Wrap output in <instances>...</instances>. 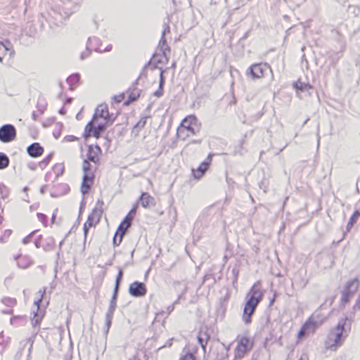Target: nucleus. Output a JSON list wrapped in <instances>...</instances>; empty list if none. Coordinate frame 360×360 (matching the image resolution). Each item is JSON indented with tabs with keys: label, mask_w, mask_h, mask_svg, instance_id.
Segmentation results:
<instances>
[{
	"label": "nucleus",
	"mask_w": 360,
	"mask_h": 360,
	"mask_svg": "<svg viewBox=\"0 0 360 360\" xmlns=\"http://www.w3.org/2000/svg\"><path fill=\"white\" fill-rule=\"evenodd\" d=\"M236 347L234 349V359L240 360L250 352L255 344L253 337L249 333L246 332L243 334L238 335L236 338Z\"/></svg>",
	"instance_id": "obj_5"
},
{
	"label": "nucleus",
	"mask_w": 360,
	"mask_h": 360,
	"mask_svg": "<svg viewBox=\"0 0 360 360\" xmlns=\"http://www.w3.org/2000/svg\"><path fill=\"white\" fill-rule=\"evenodd\" d=\"M359 287V280L357 278H354L348 281L344 288L343 292H351V294L354 295V292L357 290Z\"/></svg>",
	"instance_id": "obj_25"
},
{
	"label": "nucleus",
	"mask_w": 360,
	"mask_h": 360,
	"mask_svg": "<svg viewBox=\"0 0 360 360\" xmlns=\"http://www.w3.org/2000/svg\"><path fill=\"white\" fill-rule=\"evenodd\" d=\"M125 93H120L118 94L114 95L111 98L112 104L114 103H120L124 101L125 98Z\"/></svg>",
	"instance_id": "obj_37"
},
{
	"label": "nucleus",
	"mask_w": 360,
	"mask_h": 360,
	"mask_svg": "<svg viewBox=\"0 0 360 360\" xmlns=\"http://www.w3.org/2000/svg\"><path fill=\"white\" fill-rule=\"evenodd\" d=\"M104 212L105 202L104 200L101 198L96 200L94 208L89 214L101 221Z\"/></svg>",
	"instance_id": "obj_21"
},
{
	"label": "nucleus",
	"mask_w": 360,
	"mask_h": 360,
	"mask_svg": "<svg viewBox=\"0 0 360 360\" xmlns=\"http://www.w3.org/2000/svg\"><path fill=\"white\" fill-rule=\"evenodd\" d=\"M293 86L297 90L300 91L309 90L311 89V86L310 85L304 84L301 82L300 80H297L296 82H295Z\"/></svg>",
	"instance_id": "obj_36"
},
{
	"label": "nucleus",
	"mask_w": 360,
	"mask_h": 360,
	"mask_svg": "<svg viewBox=\"0 0 360 360\" xmlns=\"http://www.w3.org/2000/svg\"><path fill=\"white\" fill-rule=\"evenodd\" d=\"M122 275H123V273H122V269H120L119 270V273H118V275L117 276V278H116V283H115V290H117L118 287H119V284H120V281L122 280Z\"/></svg>",
	"instance_id": "obj_46"
},
{
	"label": "nucleus",
	"mask_w": 360,
	"mask_h": 360,
	"mask_svg": "<svg viewBox=\"0 0 360 360\" xmlns=\"http://www.w3.org/2000/svg\"><path fill=\"white\" fill-rule=\"evenodd\" d=\"M352 296H353V295L351 294V292H346L342 291L341 302L343 304L347 303Z\"/></svg>",
	"instance_id": "obj_42"
},
{
	"label": "nucleus",
	"mask_w": 360,
	"mask_h": 360,
	"mask_svg": "<svg viewBox=\"0 0 360 360\" xmlns=\"http://www.w3.org/2000/svg\"><path fill=\"white\" fill-rule=\"evenodd\" d=\"M201 124L198 118L190 115L186 116L176 129V138L179 141H186L200 132Z\"/></svg>",
	"instance_id": "obj_3"
},
{
	"label": "nucleus",
	"mask_w": 360,
	"mask_h": 360,
	"mask_svg": "<svg viewBox=\"0 0 360 360\" xmlns=\"http://www.w3.org/2000/svg\"><path fill=\"white\" fill-rule=\"evenodd\" d=\"M27 323V316L25 315L13 316L10 319V323L14 328L24 327Z\"/></svg>",
	"instance_id": "obj_23"
},
{
	"label": "nucleus",
	"mask_w": 360,
	"mask_h": 360,
	"mask_svg": "<svg viewBox=\"0 0 360 360\" xmlns=\"http://www.w3.org/2000/svg\"><path fill=\"white\" fill-rule=\"evenodd\" d=\"M34 245L37 248H42L44 250H49L54 248L56 241L52 236H44L39 234L34 238Z\"/></svg>",
	"instance_id": "obj_11"
},
{
	"label": "nucleus",
	"mask_w": 360,
	"mask_h": 360,
	"mask_svg": "<svg viewBox=\"0 0 360 360\" xmlns=\"http://www.w3.org/2000/svg\"><path fill=\"white\" fill-rule=\"evenodd\" d=\"M170 52L171 49L169 46H167V49H165L163 44H159L158 50L153 54L149 61L150 68H163L168 63V56Z\"/></svg>",
	"instance_id": "obj_8"
},
{
	"label": "nucleus",
	"mask_w": 360,
	"mask_h": 360,
	"mask_svg": "<svg viewBox=\"0 0 360 360\" xmlns=\"http://www.w3.org/2000/svg\"><path fill=\"white\" fill-rule=\"evenodd\" d=\"M345 323L346 321L342 320L330 330L324 342L326 349L336 351L343 344L347 336L345 328Z\"/></svg>",
	"instance_id": "obj_4"
},
{
	"label": "nucleus",
	"mask_w": 360,
	"mask_h": 360,
	"mask_svg": "<svg viewBox=\"0 0 360 360\" xmlns=\"http://www.w3.org/2000/svg\"><path fill=\"white\" fill-rule=\"evenodd\" d=\"M12 233H13V231H12L11 229H6V230H4V231L3 232L2 236L1 237V240L2 241L7 240L11 237V236L12 235Z\"/></svg>",
	"instance_id": "obj_45"
},
{
	"label": "nucleus",
	"mask_w": 360,
	"mask_h": 360,
	"mask_svg": "<svg viewBox=\"0 0 360 360\" xmlns=\"http://www.w3.org/2000/svg\"><path fill=\"white\" fill-rule=\"evenodd\" d=\"M79 75L78 74H73L67 78V82L70 86L71 89H73L75 86L79 83Z\"/></svg>",
	"instance_id": "obj_28"
},
{
	"label": "nucleus",
	"mask_w": 360,
	"mask_h": 360,
	"mask_svg": "<svg viewBox=\"0 0 360 360\" xmlns=\"http://www.w3.org/2000/svg\"><path fill=\"white\" fill-rule=\"evenodd\" d=\"M179 360H196V358L193 354L187 352L181 355Z\"/></svg>",
	"instance_id": "obj_44"
},
{
	"label": "nucleus",
	"mask_w": 360,
	"mask_h": 360,
	"mask_svg": "<svg viewBox=\"0 0 360 360\" xmlns=\"http://www.w3.org/2000/svg\"><path fill=\"white\" fill-rule=\"evenodd\" d=\"M55 218H56V215H55V214H53V215L52 216V219H51V222H52V224L53 223Z\"/></svg>",
	"instance_id": "obj_50"
},
{
	"label": "nucleus",
	"mask_w": 360,
	"mask_h": 360,
	"mask_svg": "<svg viewBox=\"0 0 360 360\" xmlns=\"http://www.w3.org/2000/svg\"><path fill=\"white\" fill-rule=\"evenodd\" d=\"M93 118L98 121H99V119H103V123L108 126L114 122L115 117L113 114L109 112L108 106L106 103H101L97 106Z\"/></svg>",
	"instance_id": "obj_10"
},
{
	"label": "nucleus",
	"mask_w": 360,
	"mask_h": 360,
	"mask_svg": "<svg viewBox=\"0 0 360 360\" xmlns=\"http://www.w3.org/2000/svg\"><path fill=\"white\" fill-rule=\"evenodd\" d=\"M102 150L101 147L97 144H91L87 147L86 150V159L84 160H89V162H91L96 165H100L101 159L102 157Z\"/></svg>",
	"instance_id": "obj_12"
},
{
	"label": "nucleus",
	"mask_w": 360,
	"mask_h": 360,
	"mask_svg": "<svg viewBox=\"0 0 360 360\" xmlns=\"http://www.w3.org/2000/svg\"><path fill=\"white\" fill-rule=\"evenodd\" d=\"M110 322H111L110 319H108V326L110 325Z\"/></svg>",
	"instance_id": "obj_51"
},
{
	"label": "nucleus",
	"mask_w": 360,
	"mask_h": 360,
	"mask_svg": "<svg viewBox=\"0 0 360 360\" xmlns=\"http://www.w3.org/2000/svg\"><path fill=\"white\" fill-rule=\"evenodd\" d=\"M125 94H127V99L124 101V105L129 106L134 102L138 101L141 96V90L137 86H132L127 89Z\"/></svg>",
	"instance_id": "obj_17"
},
{
	"label": "nucleus",
	"mask_w": 360,
	"mask_h": 360,
	"mask_svg": "<svg viewBox=\"0 0 360 360\" xmlns=\"http://www.w3.org/2000/svg\"><path fill=\"white\" fill-rule=\"evenodd\" d=\"M167 33H170V28H169V25H166L165 27H164L161 38L159 41V44H163V48H165V49H167V46H168V44L167 43L166 38H165V34Z\"/></svg>",
	"instance_id": "obj_31"
},
{
	"label": "nucleus",
	"mask_w": 360,
	"mask_h": 360,
	"mask_svg": "<svg viewBox=\"0 0 360 360\" xmlns=\"http://www.w3.org/2000/svg\"><path fill=\"white\" fill-rule=\"evenodd\" d=\"M38 232V230H34L32 231L30 234H28L27 236L23 238L22 240V243L23 245H27L31 243H34V238L37 237V233Z\"/></svg>",
	"instance_id": "obj_32"
},
{
	"label": "nucleus",
	"mask_w": 360,
	"mask_h": 360,
	"mask_svg": "<svg viewBox=\"0 0 360 360\" xmlns=\"http://www.w3.org/2000/svg\"><path fill=\"white\" fill-rule=\"evenodd\" d=\"M87 48L91 51L98 52H108L112 49V44L104 46L101 40L96 37L89 38L87 42Z\"/></svg>",
	"instance_id": "obj_15"
},
{
	"label": "nucleus",
	"mask_w": 360,
	"mask_h": 360,
	"mask_svg": "<svg viewBox=\"0 0 360 360\" xmlns=\"http://www.w3.org/2000/svg\"><path fill=\"white\" fill-rule=\"evenodd\" d=\"M1 302L6 306L13 308L17 305L18 301L14 297H4L1 300Z\"/></svg>",
	"instance_id": "obj_30"
},
{
	"label": "nucleus",
	"mask_w": 360,
	"mask_h": 360,
	"mask_svg": "<svg viewBox=\"0 0 360 360\" xmlns=\"http://www.w3.org/2000/svg\"><path fill=\"white\" fill-rule=\"evenodd\" d=\"M52 158H53V155L52 154H49L47 156H46L42 160H41L39 162V167L41 169H45L49 165V163L51 162V161L52 160Z\"/></svg>",
	"instance_id": "obj_35"
},
{
	"label": "nucleus",
	"mask_w": 360,
	"mask_h": 360,
	"mask_svg": "<svg viewBox=\"0 0 360 360\" xmlns=\"http://www.w3.org/2000/svg\"><path fill=\"white\" fill-rule=\"evenodd\" d=\"M299 360H307L306 358L301 357Z\"/></svg>",
	"instance_id": "obj_52"
},
{
	"label": "nucleus",
	"mask_w": 360,
	"mask_h": 360,
	"mask_svg": "<svg viewBox=\"0 0 360 360\" xmlns=\"http://www.w3.org/2000/svg\"><path fill=\"white\" fill-rule=\"evenodd\" d=\"M64 170L65 165L63 163H56L53 165L51 170L46 174V177L51 181H54L63 174Z\"/></svg>",
	"instance_id": "obj_18"
},
{
	"label": "nucleus",
	"mask_w": 360,
	"mask_h": 360,
	"mask_svg": "<svg viewBox=\"0 0 360 360\" xmlns=\"http://www.w3.org/2000/svg\"><path fill=\"white\" fill-rule=\"evenodd\" d=\"M14 53L13 47L9 41H0V62L1 63H9Z\"/></svg>",
	"instance_id": "obj_13"
},
{
	"label": "nucleus",
	"mask_w": 360,
	"mask_h": 360,
	"mask_svg": "<svg viewBox=\"0 0 360 360\" xmlns=\"http://www.w3.org/2000/svg\"><path fill=\"white\" fill-rule=\"evenodd\" d=\"M212 162V155H209L207 157V161H204L200 164L196 169H192L191 172L194 179H200L208 170L210 163Z\"/></svg>",
	"instance_id": "obj_16"
},
{
	"label": "nucleus",
	"mask_w": 360,
	"mask_h": 360,
	"mask_svg": "<svg viewBox=\"0 0 360 360\" xmlns=\"http://www.w3.org/2000/svg\"><path fill=\"white\" fill-rule=\"evenodd\" d=\"M46 288L42 287L35 293V297L30 311V322L34 329L40 330L41 324L46 314V307L41 304L45 297Z\"/></svg>",
	"instance_id": "obj_2"
},
{
	"label": "nucleus",
	"mask_w": 360,
	"mask_h": 360,
	"mask_svg": "<svg viewBox=\"0 0 360 360\" xmlns=\"http://www.w3.org/2000/svg\"><path fill=\"white\" fill-rule=\"evenodd\" d=\"M264 297V292L262 289V283L257 281L250 288L246 296L245 303L243 321L245 324H250L252 322V315L255 313L258 304L262 302Z\"/></svg>",
	"instance_id": "obj_1"
},
{
	"label": "nucleus",
	"mask_w": 360,
	"mask_h": 360,
	"mask_svg": "<svg viewBox=\"0 0 360 360\" xmlns=\"http://www.w3.org/2000/svg\"><path fill=\"white\" fill-rule=\"evenodd\" d=\"M58 99L64 105H70L72 103V98L66 96L63 92L58 96Z\"/></svg>",
	"instance_id": "obj_39"
},
{
	"label": "nucleus",
	"mask_w": 360,
	"mask_h": 360,
	"mask_svg": "<svg viewBox=\"0 0 360 360\" xmlns=\"http://www.w3.org/2000/svg\"><path fill=\"white\" fill-rule=\"evenodd\" d=\"M139 200L141 206L144 208H148L155 204L154 198L146 192L141 193Z\"/></svg>",
	"instance_id": "obj_24"
},
{
	"label": "nucleus",
	"mask_w": 360,
	"mask_h": 360,
	"mask_svg": "<svg viewBox=\"0 0 360 360\" xmlns=\"http://www.w3.org/2000/svg\"><path fill=\"white\" fill-rule=\"evenodd\" d=\"M137 208L138 205H134L132 209L128 212V214L118 226L113 237L114 246L117 247L121 244L126 231L131 226L132 221L136 214Z\"/></svg>",
	"instance_id": "obj_6"
},
{
	"label": "nucleus",
	"mask_w": 360,
	"mask_h": 360,
	"mask_svg": "<svg viewBox=\"0 0 360 360\" xmlns=\"http://www.w3.org/2000/svg\"><path fill=\"white\" fill-rule=\"evenodd\" d=\"M146 117H142L134 126V131L139 132L143 129L146 124Z\"/></svg>",
	"instance_id": "obj_38"
},
{
	"label": "nucleus",
	"mask_w": 360,
	"mask_h": 360,
	"mask_svg": "<svg viewBox=\"0 0 360 360\" xmlns=\"http://www.w3.org/2000/svg\"><path fill=\"white\" fill-rule=\"evenodd\" d=\"M307 333V330L302 326L297 335V343H299L302 340V339L304 338V336L306 335Z\"/></svg>",
	"instance_id": "obj_43"
},
{
	"label": "nucleus",
	"mask_w": 360,
	"mask_h": 360,
	"mask_svg": "<svg viewBox=\"0 0 360 360\" xmlns=\"http://www.w3.org/2000/svg\"><path fill=\"white\" fill-rule=\"evenodd\" d=\"M88 55H89V52L86 51L84 53L81 54L80 58H81V59H84L85 57H87Z\"/></svg>",
	"instance_id": "obj_49"
},
{
	"label": "nucleus",
	"mask_w": 360,
	"mask_h": 360,
	"mask_svg": "<svg viewBox=\"0 0 360 360\" xmlns=\"http://www.w3.org/2000/svg\"><path fill=\"white\" fill-rule=\"evenodd\" d=\"M101 221L89 214L86 221L83 225V231H84V240L86 241L87 238V236L89 234V231L91 228H96Z\"/></svg>",
	"instance_id": "obj_20"
},
{
	"label": "nucleus",
	"mask_w": 360,
	"mask_h": 360,
	"mask_svg": "<svg viewBox=\"0 0 360 360\" xmlns=\"http://www.w3.org/2000/svg\"><path fill=\"white\" fill-rule=\"evenodd\" d=\"M129 291L132 296L142 297L146 294L147 288L144 283L135 281L129 285Z\"/></svg>",
	"instance_id": "obj_19"
},
{
	"label": "nucleus",
	"mask_w": 360,
	"mask_h": 360,
	"mask_svg": "<svg viewBox=\"0 0 360 360\" xmlns=\"http://www.w3.org/2000/svg\"><path fill=\"white\" fill-rule=\"evenodd\" d=\"M246 74L252 79L260 78L264 75L263 69H248Z\"/></svg>",
	"instance_id": "obj_27"
},
{
	"label": "nucleus",
	"mask_w": 360,
	"mask_h": 360,
	"mask_svg": "<svg viewBox=\"0 0 360 360\" xmlns=\"http://www.w3.org/2000/svg\"><path fill=\"white\" fill-rule=\"evenodd\" d=\"M359 216H360V212L358 210H356L352 214V215L349 218V220L347 225V231H349L353 227V226L356 223V221H357L358 218L359 217Z\"/></svg>",
	"instance_id": "obj_29"
},
{
	"label": "nucleus",
	"mask_w": 360,
	"mask_h": 360,
	"mask_svg": "<svg viewBox=\"0 0 360 360\" xmlns=\"http://www.w3.org/2000/svg\"><path fill=\"white\" fill-rule=\"evenodd\" d=\"M9 165V159L6 155L0 153V169H5Z\"/></svg>",
	"instance_id": "obj_33"
},
{
	"label": "nucleus",
	"mask_w": 360,
	"mask_h": 360,
	"mask_svg": "<svg viewBox=\"0 0 360 360\" xmlns=\"http://www.w3.org/2000/svg\"><path fill=\"white\" fill-rule=\"evenodd\" d=\"M37 219L43 224L44 227H46L48 226V219L46 214L43 213H37Z\"/></svg>",
	"instance_id": "obj_40"
},
{
	"label": "nucleus",
	"mask_w": 360,
	"mask_h": 360,
	"mask_svg": "<svg viewBox=\"0 0 360 360\" xmlns=\"http://www.w3.org/2000/svg\"><path fill=\"white\" fill-rule=\"evenodd\" d=\"M97 169V165L93 166L89 162V160H84L82 162L83 177L81 185V192L83 194L89 193L90 188L94 184L96 177L95 172Z\"/></svg>",
	"instance_id": "obj_7"
},
{
	"label": "nucleus",
	"mask_w": 360,
	"mask_h": 360,
	"mask_svg": "<svg viewBox=\"0 0 360 360\" xmlns=\"http://www.w3.org/2000/svg\"><path fill=\"white\" fill-rule=\"evenodd\" d=\"M106 127V124H103L102 122H99L92 118V120L89 122L84 127L83 137L85 139L91 136L98 139L101 133L105 129Z\"/></svg>",
	"instance_id": "obj_9"
},
{
	"label": "nucleus",
	"mask_w": 360,
	"mask_h": 360,
	"mask_svg": "<svg viewBox=\"0 0 360 360\" xmlns=\"http://www.w3.org/2000/svg\"><path fill=\"white\" fill-rule=\"evenodd\" d=\"M65 139L68 141H75L78 140V139L74 136H68Z\"/></svg>",
	"instance_id": "obj_48"
},
{
	"label": "nucleus",
	"mask_w": 360,
	"mask_h": 360,
	"mask_svg": "<svg viewBox=\"0 0 360 360\" xmlns=\"http://www.w3.org/2000/svg\"><path fill=\"white\" fill-rule=\"evenodd\" d=\"M352 296H353V295L351 294V292H346L342 291L341 302L343 304L347 303Z\"/></svg>",
	"instance_id": "obj_41"
},
{
	"label": "nucleus",
	"mask_w": 360,
	"mask_h": 360,
	"mask_svg": "<svg viewBox=\"0 0 360 360\" xmlns=\"http://www.w3.org/2000/svg\"><path fill=\"white\" fill-rule=\"evenodd\" d=\"M39 331L33 333L30 337L26 338L25 342L29 345L28 350L30 352H31L34 347V344L35 342V339L37 338V335L38 334Z\"/></svg>",
	"instance_id": "obj_34"
},
{
	"label": "nucleus",
	"mask_w": 360,
	"mask_h": 360,
	"mask_svg": "<svg viewBox=\"0 0 360 360\" xmlns=\"http://www.w3.org/2000/svg\"><path fill=\"white\" fill-rule=\"evenodd\" d=\"M302 326L305 328L307 332H314L318 326V323L315 318L311 316L307 319V320L304 322V323Z\"/></svg>",
	"instance_id": "obj_26"
},
{
	"label": "nucleus",
	"mask_w": 360,
	"mask_h": 360,
	"mask_svg": "<svg viewBox=\"0 0 360 360\" xmlns=\"http://www.w3.org/2000/svg\"><path fill=\"white\" fill-rule=\"evenodd\" d=\"M16 129L12 124H5L0 128V141L3 143L11 142L15 139Z\"/></svg>",
	"instance_id": "obj_14"
},
{
	"label": "nucleus",
	"mask_w": 360,
	"mask_h": 360,
	"mask_svg": "<svg viewBox=\"0 0 360 360\" xmlns=\"http://www.w3.org/2000/svg\"><path fill=\"white\" fill-rule=\"evenodd\" d=\"M198 343L201 345V347H202V349L205 350V347H206V344L207 342L204 341L203 338H201L200 336H198Z\"/></svg>",
	"instance_id": "obj_47"
},
{
	"label": "nucleus",
	"mask_w": 360,
	"mask_h": 360,
	"mask_svg": "<svg viewBox=\"0 0 360 360\" xmlns=\"http://www.w3.org/2000/svg\"><path fill=\"white\" fill-rule=\"evenodd\" d=\"M27 152L32 158H39L43 155L44 149L39 143L36 142L27 147Z\"/></svg>",
	"instance_id": "obj_22"
}]
</instances>
